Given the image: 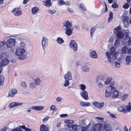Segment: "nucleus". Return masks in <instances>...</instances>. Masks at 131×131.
<instances>
[{
    "label": "nucleus",
    "instance_id": "1",
    "mask_svg": "<svg viewBox=\"0 0 131 131\" xmlns=\"http://www.w3.org/2000/svg\"><path fill=\"white\" fill-rule=\"evenodd\" d=\"M121 28L120 26H118L115 28L114 30V34L115 35L117 38L115 41L114 44L115 47L118 46L120 44L119 40L121 39H128L129 37V32L124 30V31L121 30Z\"/></svg>",
    "mask_w": 131,
    "mask_h": 131
},
{
    "label": "nucleus",
    "instance_id": "2",
    "mask_svg": "<svg viewBox=\"0 0 131 131\" xmlns=\"http://www.w3.org/2000/svg\"><path fill=\"white\" fill-rule=\"evenodd\" d=\"M64 77L65 79L64 86L65 87L67 86H69L70 84L69 81L72 79L71 72L70 71H68L66 74L64 75Z\"/></svg>",
    "mask_w": 131,
    "mask_h": 131
},
{
    "label": "nucleus",
    "instance_id": "3",
    "mask_svg": "<svg viewBox=\"0 0 131 131\" xmlns=\"http://www.w3.org/2000/svg\"><path fill=\"white\" fill-rule=\"evenodd\" d=\"M103 129V124L99 123L94 125L91 129V131H101Z\"/></svg>",
    "mask_w": 131,
    "mask_h": 131
},
{
    "label": "nucleus",
    "instance_id": "4",
    "mask_svg": "<svg viewBox=\"0 0 131 131\" xmlns=\"http://www.w3.org/2000/svg\"><path fill=\"white\" fill-rule=\"evenodd\" d=\"M15 39L10 38L6 42V44L7 47L11 48L15 45Z\"/></svg>",
    "mask_w": 131,
    "mask_h": 131
},
{
    "label": "nucleus",
    "instance_id": "5",
    "mask_svg": "<svg viewBox=\"0 0 131 131\" xmlns=\"http://www.w3.org/2000/svg\"><path fill=\"white\" fill-rule=\"evenodd\" d=\"M69 46L74 51L77 50L78 45L76 41L74 40H71L69 43Z\"/></svg>",
    "mask_w": 131,
    "mask_h": 131
},
{
    "label": "nucleus",
    "instance_id": "6",
    "mask_svg": "<svg viewBox=\"0 0 131 131\" xmlns=\"http://www.w3.org/2000/svg\"><path fill=\"white\" fill-rule=\"evenodd\" d=\"M48 41V39L46 37H43L41 42V44L42 46L43 49L45 51V46L47 45Z\"/></svg>",
    "mask_w": 131,
    "mask_h": 131
},
{
    "label": "nucleus",
    "instance_id": "7",
    "mask_svg": "<svg viewBox=\"0 0 131 131\" xmlns=\"http://www.w3.org/2000/svg\"><path fill=\"white\" fill-rule=\"evenodd\" d=\"M89 53L90 57L92 58L95 59L97 58L98 56L95 50L90 49L89 51Z\"/></svg>",
    "mask_w": 131,
    "mask_h": 131
},
{
    "label": "nucleus",
    "instance_id": "8",
    "mask_svg": "<svg viewBox=\"0 0 131 131\" xmlns=\"http://www.w3.org/2000/svg\"><path fill=\"white\" fill-rule=\"evenodd\" d=\"M93 104L96 107L101 109L103 107L104 103H100L97 101H95L93 103Z\"/></svg>",
    "mask_w": 131,
    "mask_h": 131
},
{
    "label": "nucleus",
    "instance_id": "9",
    "mask_svg": "<svg viewBox=\"0 0 131 131\" xmlns=\"http://www.w3.org/2000/svg\"><path fill=\"white\" fill-rule=\"evenodd\" d=\"M81 96L85 100L89 99L88 94L86 91H82L80 93Z\"/></svg>",
    "mask_w": 131,
    "mask_h": 131
},
{
    "label": "nucleus",
    "instance_id": "10",
    "mask_svg": "<svg viewBox=\"0 0 131 131\" xmlns=\"http://www.w3.org/2000/svg\"><path fill=\"white\" fill-rule=\"evenodd\" d=\"M9 62V60L7 58H5L2 60L0 64L1 66L4 67L7 66Z\"/></svg>",
    "mask_w": 131,
    "mask_h": 131
},
{
    "label": "nucleus",
    "instance_id": "11",
    "mask_svg": "<svg viewBox=\"0 0 131 131\" xmlns=\"http://www.w3.org/2000/svg\"><path fill=\"white\" fill-rule=\"evenodd\" d=\"M25 50L24 49L20 48L16 50L15 54L18 56L23 55L25 53Z\"/></svg>",
    "mask_w": 131,
    "mask_h": 131
},
{
    "label": "nucleus",
    "instance_id": "12",
    "mask_svg": "<svg viewBox=\"0 0 131 131\" xmlns=\"http://www.w3.org/2000/svg\"><path fill=\"white\" fill-rule=\"evenodd\" d=\"M23 104L22 103H18L17 102H13L10 104L8 106L9 108H12L16 106H19Z\"/></svg>",
    "mask_w": 131,
    "mask_h": 131
},
{
    "label": "nucleus",
    "instance_id": "13",
    "mask_svg": "<svg viewBox=\"0 0 131 131\" xmlns=\"http://www.w3.org/2000/svg\"><path fill=\"white\" fill-rule=\"evenodd\" d=\"M73 29V28L64 29L65 33L68 36H70L72 34Z\"/></svg>",
    "mask_w": 131,
    "mask_h": 131
},
{
    "label": "nucleus",
    "instance_id": "14",
    "mask_svg": "<svg viewBox=\"0 0 131 131\" xmlns=\"http://www.w3.org/2000/svg\"><path fill=\"white\" fill-rule=\"evenodd\" d=\"M119 92L116 89L114 90L112 93V97L113 99L117 98L119 96Z\"/></svg>",
    "mask_w": 131,
    "mask_h": 131
},
{
    "label": "nucleus",
    "instance_id": "15",
    "mask_svg": "<svg viewBox=\"0 0 131 131\" xmlns=\"http://www.w3.org/2000/svg\"><path fill=\"white\" fill-rule=\"evenodd\" d=\"M17 92V90H16L12 89L9 91L8 95L10 97H13Z\"/></svg>",
    "mask_w": 131,
    "mask_h": 131
},
{
    "label": "nucleus",
    "instance_id": "16",
    "mask_svg": "<svg viewBox=\"0 0 131 131\" xmlns=\"http://www.w3.org/2000/svg\"><path fill=\"white\" fill-rule=\"evenodd\" d=\"M72 23H70L68 21H66L65 23H64L63 26L65 27L66 28H71L72 26Z\"/></svg>",
    "mask_w": 131,
    "mask_h": 131
},
{
    "label": "nucleus",
    "instance_id": "17",
    "mask_svg": "<svg viewBox=\"0 0 131 131\" xmlns=\"http://www.w3.org/2000/svg\"><path fill=\"white\" fill-rule=\"evenodd\" d=\"M44 3V5L48 7H49L51 6L52 3H51V0H45L43 1Z\"/></svg>",
    "mask_w": 131,
    "mask_h": 131
},
{
    "label": "nucleus",
    "instance_id": "18",
    "mask_svg": "<svg viewBox=\"0 0 131 131\" xmlns=\"http://www.w3.org/2000/svg\"><path fill=\"white\" fill-rule=\"evenodd\" d=\"M44 108V107L43 106H33V110L38 111H40Z\"/></svg>",
    "mask_w": 131,
    "mask_h": 131
},
{
    "label": "nucleus",
    "instance_id": "19",
    "mask_svg": "<svg viewBox=\"0 0 131 131\" xmlns=\"http://www.w3.org/2000/svg\"><path fill=\"white\" fill-rule=\"evenodd\" d=\"M111 53H110L108 51H106L105 52L106 55L108 58V61L110 63H112L113 62H112L111 61Z\"/></svg>",
    "mask_w": 131,
    "mask_h": 131
},
{
    "label": "nucleus",
    "instance_id": "20",
    "mask_svg": "<svg viewBox=\"0 0 131 131\" xmlns=\"http://www.w3.org/2000/svg\"><path fill=\"white\" fill-rule=\"evenodd\" d=\"M80 104L82 107H85L89 106L90 105L91 103L89 102H80Z\"/></svg>",
    "mask_w": 131,
    "mask_h": 131
},
{
    "label": "nucleus",
    "instance_id": "21",
    "mask_svg": "<svg viewBox=\"0 0 131 131\" xmlns=\"http://www.w3.org/2000/svg\"><path fill=\"white\" fill-rule=\"evenodd\" d=\"M12 12L13 13H14L15 12V13H14V14L15 15L17 16H20L21 15V11L18 10V9H16V8L14 9Z\"/></svg>",
    "mask_w": 131,
    "mask_h": 131
},
{
    "label": "nucleus",
    "instance_id": "22",
    "mask_svg": "<svg viewBox=\"0 0 131 131\" xmlns=\"http://www.w3.org/2000/svg\"><path fill=\"white\" fill-rule=\"evenodd\" d=\"M128 47L127 46H124L122 47L121 49V52L122 54H125L127 52Z\"/></svg>",
    "mask_w": 131,
    "mask_h": 131
},
{
    "label": "nucleus",
    "instance_id": "23",
    "mask_svg": "<svg viewBox=\"0 0 131 131\" xmlns=\"http://www.w3.org/2000/svg\"><path fill=\"white\" fill-rule=\"evenodd\" d=\"M125 60L126 63H127V64H129L131 62V55L127 56L126 57Z\"/></svg>",
    "mask_w": 131,
    "mask_h": 131
},
{
    "label": "nucleus",
    "instance_id": "24",
    "mask_svg": "<svg viewBox=\"0 0 131 131\" xmlns=\"http://www.w3.org/2000/svg\"><path fill=\"white\" fill-rule=\"evenodd\" d=\"M48 128V127H46L45 124H42L40 126V131H44Z\"/></svg>",
    "mask_w": 131,
    "mask_h": 131
},
{
    "label": "nucleus",
    "instance_id": "25",
    "mask_svg": "<svg viewBox=\"0 0 131 131\" xmlns=\"http://www.w3.org/2000/svg\"><path fill=\"white\" fill-rule=\"evenodd\" d=\"M125 105V114H127L130 112L131 110V107H129L127 105L126 106Z\"/></svg>",
    "mask_w": 131,
    "mask_h": 131
},
{
    "label": "nucleus",
    "instance_id": "26",
    "mask_svg": "<svg viewBox=\"0 0 131 131\" xmlns=\"http://www.w3.org/2000/svg\"><path fill=\"white\" fill-rule=\"evenodd\" d=\"M117 53H118V52L117 51L116 52L112 53L111 54L112 55V58L113 60H115L117 59Z\"/></svg>",
    "mask_w": 131,
    "mask_h": 131
},
{
    "label": "nucleus",
    "instance_id": "27",
    "mask_svg": "<svg viewBox=\"0 0 131 131\" xmlns=\"http://www.w3.org/2000/svg\"><path fill=\"white\" fill-rule=\"evenodd\" d=\"M57 42L59 44H61L64 42V41L63 39L61 37H58L56 40Z\"/></svg>",
    "mask_w": 131,
    "mask_h": 131
},
{
    "label": "nucleus",
    "instance_id": "28",
    "mask_svg": "<svg viewBox=\"0 0 131 131\" xmlns=\"http://www.w3.org/2000/svg\"><path fill=\"white\" fill-rule=\"evenodd\" d=\"M34 82L36 85H39L40 84L41 80L39 78L37 77V79L35 80Z\"/></svg>",
    "mask_w": 131,
    "mask_h": 131
},
{
    "label": "nucleus",
    "instance_id": "29",
    "mask_svg": "<svg viewBox=\"0 0 131 131\" xmlns=\"http://www.w3.org/2000/svg\"><path fill=\"white\" fill-rule=\"evenodd\" d=\"M118 111L121 112H122L124 113L125 112V105H124L122 106L119 107L118 108Z\"/></svg>",
    "mask_w": 131,
    "mask_h": 131
},
{
    "label": "nucleus",
    "instance_id": "30",
    "mask_svg": "<svg viewBox=\"0 0 131 131\" xmlns=\"http://www.w3.org/2000/svg\"><path fill=\"white\" fill-rule=\"evenodd\" d=\"M78 125L76 124H73L72 125L71 127L73 131H77L78 130L77 127Z\"/></svg>",
    "mask_w": 131,
    "mask_h": 131
},
{
    "label": "nucleus",
    "instance_id": "31",
    "mask_svg": "<svg viewBox=\"0 0 131 131\" xmlns=\"http://www.w3.org/2000/svg\"><path fill=\"white\" fill-rule=\"evenodd\" d=\"M96 28L95 27H92L90 30L91 37L92 38L93 36L94 33L95 31Z\"/></svg>",
    "mask_w": 131,
    "mask_h": 131
},
{
    "label": "nucleus",
    "instance_id": "32",
    "mask_svg": "<svg viewBox=\"0 0 131 131\" xmlns=\"http://www.w3.org/2000/svg\"><path fill=\"white\" fill-rule=\"evenodd\" d=\"M116 0H115V1L113 3L112 5V7L114 8H117L118 7V5L116 3Z\"/></svg>",
    "mask_w": 131,
    "mask_h": 131
},
{
    "label": "nucleus",
    "instance_id": "33",
    "mask_svg": "<svg viewBox=\"0 0 131 131\" xmlns=\"http://www.w3.org/2000/svg\"><path fill=\"white\" fill-rule=\"evenodd\" d=\"M110 125V124L107 123H104V124H103V130L107 129L108 127Z\"/></svg>",
    "mask_w": 131,
    "mask_h": 131
},
{
    "label": "nucleus",
    "instance_id": "34",
    "mask_svg": "<svg viewBox=\"0 0 131 131\" xmlns=\"http://www.w3.org/2000/svg\"><path fill=\"white\" fill-rule=\"evenodd\" d=\"M18 59L20 60H23L25 59L26 57V56L25 54L20 55L18 56Z\"/></svg>",
    "mask_w": 131,
    "mask_h": 131
},
{
    "label": "nucleus",
    "instance_id": "35",
    "mask_svg": "<svg viewBox=\"0 0 131 131\" xmlns=\"http://www.w3.org/2000/svg\"><path fill=\"white\" fill-rule=\"evenodd\" d=\"M39 10V9L36 6L33 7V14H35L38 13Z\"/></svg>",
    "mask_w": 131,
    "mask_h": 131
},
{
    "label": "nucleus",
    "instance_id": "36",
    "mask_svg": "<svg viewBox=\"0 0 131 131\" xmlns=\"http://www.w3.org/2000/svg\"><path fill=\"white\" fill-rule=\"evenodd\" d=\"M112 93L111 92H108L105 91V96L106 97H108L111 96L112 95Z\"/></svg>",
    "mask_w": 131,
    "mask_h": 131
},
{
    "label": "nucleus",
    "instance_id": "37",
    "mask_svg": "<svg viewBox=\"0 0 131 131\" xmlns=\"http://www.w3.org/2000/svg\"><path fill=\"white\" fill-rule=\"evenodd\" d=\"M110 52L111 53V54L116 52H117L116 51L115 48L114 47H112L110 50Z\"/></svg>",
    "mask_w": 131,
    "mask_h": 131
},
{
    "label": "nucleus",
    "instance_id": "38",
    "mask_svg": "<svg viewBox=\"0 0 131 131\" xmlns=\"http://www.w3.org/2000/svg\"><path fill=\"white\" fill-rule=\"evenodd\" d=\"M124 23V27L125 28H127L129 26V21H123Z\"/></svg>",
    "mask_w": 131,
    "mask_h": 131
},
{
    "label": "nucleus",
    "instance_id": "39",
    "mask_svg": "<svg viewBox=\"0 0 131 131\" xmlns=\"http://www.w3.org/2000/svg\"><path fill=\"white\" fill-rule=\"evenodd\" d=\"M129 96L128 94H125L123 95L122 97V100L123 101H124L126 100L127 97Z\"/></svg>",
    "mask_w": 131,
    "mask_h": 131
},
{
    "label": "nucleus",
    "instance_id": "40",
    "mask_svg": "<svg viewBox=\"0 0 131 131\" xmlns=\"http://www.w3.org/2000/svg\"><path fill=\"white\" fill-rule=\"evenodd\" d=\"M80 89L82 91H85L86 87L85 85L82 84L80 85Z\"/></svg>",
    "mask_w": 131,
    "mask_h": 131
},
{
    "label": "nucleus",
    "instance_id": "41",
    "mask_svg": "<svg viewBox=\"0 0 131 131\" xmlns=\"http://www.w3.org/2000/svg\"><path fill=\"white\" fill-rule=\"evenodd\" d=\"M114 90L110 88H108L107 87L105 90V91H106L108 92H111V93H113V92Z\"/></svg>",
    "mask_w": 131,
    "mask_h": 131
},
{
    "label": "nucleus",
    "instance_id": "42",
    "mask_svg": "<svg viewBox=\"0 0 131 131\" xmlns=\"http://www.w3.org/2000/svg\"><path fill=\"white\" fill-rule=\"evenodd\" d=\"M129 17L127 16H125L124 17H123V19H122V21H128Z\"/></svg>",
    "mask_w": 131,
    "mask_h": 131
},
{
    "label": "nucleus",
    "instance_id": "43",
    "mask_svg": "<svg viewBox=\"0 0 131 131\" xmlns=\"http://www.w3.org/2000/svg\"><path fill=\"white\" fill-rule=\"evenodd\" d=\"M58 3L61 5H64L65 4V1L63 0H59L58 2Z\"/></svg>",
    "mask_w": 131,
    "mask_h": 131
},
{
    "label": "nucleus",
    "instance_id": "44",
    "mask_svg": "<svg viewBox=\"0 0 131 131\" xmlns=\"http://www.w3.org/2000/svg\"><path fill=\"white\" fill-rule=\"evenodd\" d=\"M48 12L51 14H54L56 12V10L54 9H52V10H50L49 9L48 10Z\"/></svg>",
    "mask_w": 131,
    "mask_h": 131
},
{
    "label": "nucleus",
    "instance_id": "45",
    "mask_svg": "<svg viewBox=\"0 0 131 131\" xmlns=\"http://www.w3.org/2000/svg\"><path fill=\"white\" fill-rule=\"evenodd\" d=\"M95 119V120L97 119L99 121H100L101 122H102L104 120V118L100 117H96Z\"/></svg>",
    "mask_w": 131,
    "mask_h": 131
},
{
    "label": "nucleus",
    "instance_id": "46",
    "mask_svg": "<svg viewBox=\"0 0 131 131\" xmlns=\"http://www.w3.org/2000/svg\"><path fill=\"white\" fill-rule=\"evenodd\" d=\"M21 128L19 127H17L15 129H13L12 131H22Z\"/></svg>",
    "mask_w": 131,
    "mask_h": 131
},
{
    "label": "nucleus",
    "instance_id": "47",
    "mask_svg": "<svg viewBox=\"0 0 131 131\" xmlns=\"http://www.w3.org/2000/svg\"><path fill=\"white\" fill-rule=\"evenodd\" d=\"M129 5L127 3H125L123 6V7L125 9H127L129 7Z\"/></svg>",
    "mask_w": 131,
    "mask_h": 131
},
{
    "label": "nucleus",
    "instance_id": "48",
    "mask_svg": "<svg viewBox=\"0 0 131 131\" xmlns=\"http://www.w3.org/2000/svg\"><path fill=\"white\" fill-rule=\"evenodd\" d=\"M115 66L117 68H119L120 67V63L119 62L115 61L114 63Z\"/></svg>",
    "mask_w": 131,
    "mask_h": 131
},
{
    "label": "nucleus",
    "instance_id": "49",
    "mask_svg": "<svg viewBox=\"0 0 131 131\" xmlns=\"http://www.w3.org/2000/svg\"><path fill=\"white\" fill-rule=\"evenodd\" d=\"M85 119H82L81 120L80 122V123H81V124L83 125H86V123H85Z\"/></svg>",
    "mask_w": 131,
    "mask_h": 131
},
{
    "label": "nucleus",
    "instance_id": "50",
    "mask_svg": "<svg viewBox=\"0 0 131 131\" xmlns=\"http://www.w3.org/2000/svg\"><path fill=\"white\" fill-rule=\"evenodd\" d=\"M104 4L105 6V10L104 11V13H106L108 10V8L107 7V5L106 4L105 2H104Z\"/></svg>",
    "mask_w": 131,
    "mask_h": 131
},
{
    "label": "nucleus",
    "instance_id": "51",
    "mask_svg": "<svg viewBox=\"0 0 131 131\" xmlns=\"http://www.w3.org/2000/svg\"><path fill=\"white\" fill-rule=\"evenodd\" d=\"M88 129L85 126H81V131H86Z\"/></svg>",
    "mask_w": 131,
    "mask_h": 131
},
{
    "label": "nucleus",
    "instance_id": "52",
    "mask_svg": "<svg viewBox=\"0 0 131 131\" xmlns=\"http://www.w3.org/2000/svg\"><path fill=\"white\" fill-rule=\"evenodd\" d=\"M68 115L67 114H61L60 116L61 117H67L68 116Z\"/></svg>",
    "mask_w": 131,
    "mask_h": 131
},
{
    "label": "nucleus",
    "instance_id": "53",
    "mask_svg": "<svg viewBox=\"0 0 131 131\" xmlns=\"http://www.w3.org/2000/svg\"><path fill=\"white\" fill-rule=\"evenodd\" d=\"M110 117L113 118L114 119H115L117 118V117L114 114L111 113L110 114Z\"/></svg>",
    "mask_w": 131,
    "mask_h": 131
},
{
    "label": "nucleus",
    "instance_id": "54",
    "mask_svg": "<svg viewBox=\"0 0 131 131\" xmlns=\"http://www.w3.org/2000/svg\"><path fill=\"white\" fill-rule=\"evenodd\" d=\"M56 106L54 105H52L50 108V110L54 111V110H55Z\"/></svg>",
    "mask_w": 131,
    "mask_h": 131
},
{
    "label": "nucleus",
    "instance_id": "55",
    "mask_svg": "<svg viewBox=\"0 0 131 131\" xmlns=\"http://www.w3.org/2000/svg\"><path fill=\"white\" fill-rule=\"evenodd\" d=\"M70 119H65L64 121V122L66 123L70 124Z\"/></svg>",
    "mask_w": 131,
    "mask_h": 131
},
{
    "label": "nucleus",
    "instance_id": "56",
    "mask_svg": "<svg viewBox=\"0 0 131 131\" xmlns=\"http://www.w3.org/2000/svg\"><path fill=\"white\" fill-rule=\"evenodd\" d=\"M114 86L112 85L111 84H110L109 86H108V88H110L113 89V90H115L116 89L115 88V87H114Z\"/></svg>",
    "mask_w": 131,
    "mask_h": 131
},
{
    "label": "nucleus",
    "instance_id": "57",
    "mask_svg": "<svg viewBox=\"0 0 131 131\" xmlns=\"http://www.w3.org/2000/svg\"><path fill=\"white\" fill-rule=\"evenodd\" d=\"M80 6L81 8L82 9L84 10H86V9L85 7L83 5L81 4L80 5Z\"/></svg>",
    "mask_w": 131,
    "mask_h": 131
},
{
    "label": "nucleus",
    "instance_id": "58",
    "mask_svg": "<svg viewBox=\"0 0 131 131\" xmlns=\"http://www.w3.org/2000/svg\"><path fill=\"white\" fill-rule=\"evenodd\" d=\"M127 53V54H131V47L129 48V49L128 48Z\"/></svg>",
    "mask_w": 131,
    "mask_h": 131
},
{
    "label": "nucleus",
    "instance_id": "59",
    "mask_svg": "<svg viewBox=\"0 0 131 131\" xmlns=\"http://www.w3.org/2000/svg\"><path fill=\"white\" fill-rule=\"evenodd\" d=\"M21 47H24L25 45V43L22 41H21L20 43Z\"/></svg>",
    "mask_w": 131,
    "mask_h": 131
},
{
    "label": "nucleus",
    "instance_id": "60",
    "mask_svg": "<svg viewBox=\"0 0 131 131\" xmlns=\"http://www.w3.org/2000/svg\"><path fill=\"white\" fill-rule=\"evenodd\" d=\"M113 19V17L109 16L108 19V21H107L108 23H110V22Z\"/></svg>",
    "mask_w": 131,
    "mask_h": 131
},
{
    "label": "nucleus",
    "instance_id": "61",
    "mask_svg": "<svg viewBox=\"0 0 131 131\" xmlns=\"http://www.w3.org/2000/svg\"><path fill=\"white\" fill-rule=\"evenodd\" d=\"M21 85L23 87H25L26 86V83L25 82H22L21 83Z\"/></svg>",
    "mask_w": 131,
    "mask_h": 131
},
{
    "label": "nucleus",
    "instance_id": "62",
    "mask_svg": "<svg viewBox=\"0 0 131 131\" xmlns=\"http://www.w3.org/2000/svg\"><path fill=\"white\" fill-rule=\"evenodd\" d=\"M128 45H131V37H130L128 41Z\"/></svg>",
    "mask_w": 131,
    "mask_h": 131
},
{
    "label": "nucleus",
    "instance_id": "63",
    "mask_svg": "<svg viewBox=\"0 0 131 131\" xmlns=\"http://www.w3.org/2000/svg\"><path fill=\"white\" fill-rule=\"evenodd\" d=\"M19 127H20V128H22L23 129H25V130L27 128V127H26L24 125H23L22 126H19Z\"/></svg>",
    "mask_w": 131,
    "mask_h": 131
},
{
    "label": "nucleus",
    "instance_id": "64",
    "mask_svg": "<svg viewBox=\"0 0 131 131\" xmlns=\"http://www.w3.org/2000/svg\"><path fill=\"white\" fill-rule=\"evenodd\" d=\"M7 128L6 126H4L3 128L0 130V131H6Z\"/></svg>",
    "mask_w": 131,
    "mask_h": 131
}]
</instances>
